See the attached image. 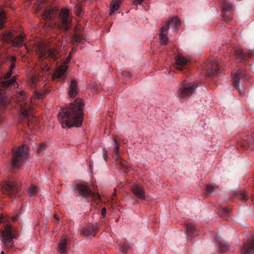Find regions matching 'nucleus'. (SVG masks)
<instances>
[{"instance_id": "obj_8", "label": "nucleus", "mask_w": 254, "mask_h": 254, "mask_svg": "<svg viewBox=\"0 0 254 254\" xmlns=\"http://www.w3.org/2000/svg\"><path fill=\"white\" fill-rule=\"evenodd\" d=\"M76 187L78 191L77 195L83 197L91 196L96 203L100 202L101 198L99 194L92 192L91 189L88 188L87 183L77 184Z\"/></svg>"}, {"instance_id": "obj_33", "label": "nucleus", "mask_w": 254, "mask_h": 254, "mask_svg": "<svg viewBox=\"0 0 254 254\" xmlns=\"http://www.w3.org/2000/svg\"><path fill=\"white\" fill-rule=\"evenodd\" d=\"M73 40L76 42L83 43L85 40L79 34L75 33L73 36Z\"/></svg>"}, {"instance_id": "obj_36", "label": "nucleus", "mask_w": 254, "mask_h": 254, "mask_svg": "<svg viewBox=\"0 0 254 254\" xmlns=\"http://www.w3.org/2000/svg\"><path fill=\"white\" fill-rule=\"evenodd\" d=\"M216 187L211 185H208L206 187V192L207 193H211Z\"/></svg>"}, {"instance_id": "obj_6", "label": "nucleus", "mask_w": 254, "mask_h": 254, "mask_svg": "<svg viewBox=\"0 0 254 254\" xmlns=\"http://www.w3.org/2000/svg\"><path fill=\"white\" fill-rule=\"evenodd\" d=\"M13 232V228L7 224L4 225L3 230L0 229V235L2 237L1 241L7 249H10L13 247V240L16 238Z\"/></svg>"}, {"instance_id": "obj_34", "label": "nucleus", "mask_w": 254, "mask_h": 254, "mask_svg": "<svg viewBox=\"0 0 254 254\" xmlns=\"http://www.w3.org/2000/svg\"><path fill=\"white\" fill-rule=\"evenodd\" d=\"M37 192V188L34 186H31L30 188H29V191H28V194L30 196H33L35 195Z\"/></svg>"}, {"instance_id": "obj_48", "label": "nucleus", "mask_w": 254, "mask_h": 254, "mask_svg": "<svg viewBox=\"0 0 254 254\" xmlns=\"http://www.w3.org/2000/svg\"><path fill=\"white\" fill-rule=\"evenodd\" d=\"M54 217H55V218L57 220H58V221H59V218L58 217V216H57L56 214H55V215H54Z\"/></svg>"}, {"instance_id": "obj_16", "label": "nucleus", "mask_w": 254, "mask_h": 254, "mask_svg": "<svg viewBox=\"0 0 254 254\" xmlns=\"http://www.w3.org/2000/svg\"><path fill=\"white\" fill-rule=\"evenodd\" d=\"M220 1L222 5V16L224 21L226 22L230 21L231 20V17L229 14L227 15V12H229L232 9V5L226 0H220Z\"/></svg>"}, {"instance_id": "obj_21", "label": "nucleus", "mask_w": 254, "mask_h": 254, "mask_svg": "<svg viewBox=\"0 0 254 254\" xmlns=\"http://www.w3.org/2000/svg\"><path fill=\"white\" fill-rule=\"evenodd\" d=\"M189 63V61L184 56L179 55L176 58V67L177 69L183 70Z\"/></svg>"}, {"instance_id": "obj_51", "label": "nucleus", "mask_w": 254, "mask_h": 254, "mask_svg": "<svg viewBox=\"0 0 254 254\" xmlns=\"http://www.w3.org/2000/svg\"><path fill=\"white\" fill-rule=\"evenodd\" d=\"M41 96H42V95H40L39 96H38V98H40L41 97Z\"/></svg>"}, {"instance_id": "obj_7", "label": "nucleus", "mask_w": 254, "mask_h": 254, "mask_svg": "<svg viewBox=\"0 0 254 254\" xmlns=\"http://www.w3.org/2000/svg\"><path fill=\"white\" fill-rule=\"evenodd\" d=\"M72 17L69 15V10L63 8L59 13L57 25L59 29L67 31L71 26Z\"/></svg>"}, {"instance_id": "obj_49", "label": "nucleus", "mask_w": 254, "mask_h": 254, "mask_svg": "<svg viewBox=\"0 0 254 254\" xmlns=\"http://www.w3.org/2000/svg\"><path fill=\"white\" fill-rule=\"evenodd\" d=\"M116 196L115 193H114V194H113L112 196V200H114V196Z\"/></svg>"}, {"instance_id": "obj_13", "label": "nucleus", "mask_w": 254, "mask_h": 254, "mask_svg": "<svg viewBox=\"0 0 254 254\" xmlns=\"http://www.w3.org/2000/svg\"><path fill=\"white\" fill-rule=\"evenodd\" d=\"M248 78L246 72L242 69L239 70L237 72L232 73V84L234 87L238 89L241 95L244 93V88L242 85V87L240 86V83L241 81H246Z\"/></svg>"}, {"instance_id": "obj_31", "label": "nucleus", "mask_w": 254, "mask_h": 254, "mask_svg": "<svg viewBox=\"0 0 254 254\" xmlns=\"http://www.w3.org/2000/svg\"><path fill=\"white\" fill-rule=\"evenodd\" d=\"M45 150H46L45 144L44 143L42 142L38 146V147L37 149V152H38V153L39 155H42L44 154Z\"/></svg>"}, {"instance_id": "obj_12", "label": "nucleus", "mask_w": 254, "mask_h": 254, "mask_svg": "<svg viewBox=\"0 0 254 254\" xmlns=\"http://www.w3.org/2000/svg\"><path fill=\"white\" fill-rule=\"evenodd\" d=\"M16 60L15 57H12L10 58V65L8 71L4 75V80L1 82L2 86L4 88H7L12 85H15L16 83V76H13L11 78L13 70L15 68V63Z\"/></svg>"}, {"instance_id": "obj_45", "label": "nucleus", "mask_w": 254, "mask_h": 254, "mask_svg": "<svg viewBox=\"0 0 254 254\" xmlns=\"http://www.w3.org/2000/svg\"><path fill=\"white\" fill-rule=\"evenodd\" d=\"M3 217L2 215L0 216V224H1L3 222Z\"/></svg>"}, {"instance_id": "obj_30", "label": "nucleus", "mask_w": 254, "mask_h": 254, "mask_svg": "<svg viewBox=\"0 0 254 254\" xmlns=\"http://www.w3.org/2000/svg\"><path fill=\"white\" fill-rule=\"evenodd\" d=\"M218 250L221 253H224L229 250V246L227 244L224 242H218Z\"/></svg>"}, {"instance_id": "obj_20", "label": "nucleus", "mask_w": 254, "mask_h": 254, "mask_svg": "<svg viewBox=\"0 0 254 254\" xmlns=\"http://www.w3.org/2000/svg\"><path fill=\"white\" fill-rule=\"evenodd\" d=\"M57 10L54 7L47 8L43 14V18L47 21H51L57 15Z\"/></svg>"}, {"instance_id": "obj_15", "label": "nucleus", "mask_w": 254, "mask_h": 254, "mask_svg": "<svg viewBox=\"0 0 254 254\" xmlns=\"http://www.w3.org/2000/svg\"><path fill=\"white\" fill-rule=\"evenodd\" d=\"M252 56V52H249L246 53L241 49L235 50L234 54L235 60L236 63H242L251 58Z\"/></svg>"}, {"instance_id": "obj_9", "label": "nucleus", "mask_w": 254, "mask_h": 254, "mask_svg": "<svg viewBox=\"0 0 254 254\" xmlns=\"http://www.w3.org/2000/svg\"><path fill=\"white\" fill-rule=\"evenodd\" d=\"M24 37L23 34H20L14 37L12 32H5L0 36V39L2 41L11 44L16 47H20L24 45Z\"/></svg>"}, {"instance_id": "obj_1", "label": "nucleus", "mask_w": 254, "mask_h": 254, "mask_svg": "<svg viewBox=\"0 0 254 254\" xmlns=\"http://www.w3.org/2000/svg\"><path fill=\"white\" fill-rule=\"evenodd\" d=\"M84 106L83 101L78 98L69 107L63 109L58 116L62 127L70 128L73 126H81L83 121Z\"/></svg>"}, {"instance_id": "obj_27", "label": "nucleus", "mask_w": 254, "mask_h": 254, "mask_svg": "<svg viewBox=\"0 0 254 254\" xmlns=\"http://www.w3.org/2000/svg\"><path fill=\"white\" fill-rule=\"evenodd\" d=\"M67 240L66 238H63L59 242L58 251L62 254H66L67 247Z\"/></svg>"}, {"instance_id": "obj_18", "label": "nucleus", "mask_w": 254, "mask_h": 254, "mask_svg": "<svg viewBox=\"0 0 254 254\" xmlns=\"http://www.w3.org/2000/svg\"><path fill=\"white\" fill-rule=\"evenodd\" d=\"M98 231V224L91 225L82 229L81 234L84 236H89L90 235H94Z\"/></svg>"}, {"instance_id": "obj_11", "label": "nucleus", "mask_w": 254, "mask_h": 254, "mask_svg": "<svg viewBox=\"0 0 254 254\" xmlns=\"http://www.w3.org/2000/svg\"><path fill=\"white\" fill-rule=\"evenodd\" d=\"M1 190L3 194L13 198L16 196L20 188L15 182L6 181L2 184Z\"/></svg>"}, {"instance_id": "obj_14", "label": "nucleus", "mask_w": 254, "mask_h": 254, "mask_svg": "<svg viewBox=\"0 0 254 254\" xmlns=\"http://www.w3.org/2000/svg\"><path fill=\"white\" fill-rule=\"evenodd\" d=\"M114 140V158L116 160L118 163L120 164L122 167V169L125 173H127L129 171L130 167L128 162L122 159L119 154V149L120 147V144L117 141V139L115 138Z\"/></svg>"}, {"instance_id": "obj_17", "label": "nucleus", "mask_w": 254, "mask_h": 254, "mask_svg": "<svg viewBox=\"0 0 254 254\" xmlns=\"http://www.w3.org/2000/svg\"><path fill=\"white\" fill-rule=\"evenodd\" d=\"M67 68L68 66L65 64H64L60 66L57 67L52 75L53 79L55 80L56 79L61 78L66 72Z\"/></svg>"}, {"instance_id": "obj_39", "label": "nucleus", "mask_w": 254, "mask_h": 254, "mask_svg": "<svg viewBox=\"0 0 254 254\" xmlns=\"http://www.w3.org/2000/svg\"><path fill=\"white\" fill-rule=\"evenodd\" d=\"M122 74V75L126 78L129 77L130 76V73L127 71H123Z\"/></svg>"}, {"instance_id": "obj_28", "label": "nucleus", "mask_w": 254, "mask_h": 254, "mask_svg": "<svg viewBox=\"0 0 254 254\" xmlns=\"http://www.w3.org/2000/svg\"><path fill=\"white\" fill-rule=\"evenodd\" d=\"M121 3V0H113L110 4V15H112L114 12L117 10Z\"/></svg>"}, {"instance_id": "obj_23", "label": "nucleus", "mask_w": 254, "mask_h": 254, "mask_svg": "<svg viewBox=\"0 0 254 254\" xmlns=\"http://www.w3.org/2000/svg\"><path fill=\"white\" fill-rule=\"evenodd\" d=\"M169 29V25H164L161 29L160 33V44L162 46L166 45L168 43V38L167 37V32Z\"/></svg>"}, {"instance_id": "obj_32", "label": "nucleus", "mask_w": 254, "mask_h": 254, "mask_svg": "<svg viewBox=\"0 0 254 254\" xmlns=\"http://www.w3.org/2000/svg\"><path fill=\"white\" fill-rule=\"evenodd\" d=\"M6 19V15L3 11H0V29L3 27V24Z\"/></svg>"}, {"instance_id": "obj_38", "label": "nucleus", "mask_w": 254, "mask_h": 254, "mask_svg": "<svg viewBox=\"0 0 254 254\" xmlns=\"http://www.w3.org/2000/svg\"><path fill=\"white\" fill-rule=\"evenodd\" d=\"M240 196H241V198L244 200H246L248 199V197L246 195V194L245 192H243V191L241 192Z\"/></svg>"}, {"instance_id": "obj_37", "label": "nucleus", "mask_w": 254, "mask_h": 254, "mask_svg": "<svg viewBox=\"0 0 254 254\" xmlns=\"http://www.w3.org/2000/svg\"><path fill=\"white\" fill-rule=\"evenodd\" d=\"M219 213H223L226 214H229L230 213V210L228 207H221L219 209Z\"/></svg>"}, {"instance_id": "obj_47", "label": "nucleus", "mask_w": 254, "mask_h": 254, "mask_svg": "<svg viewBox=\"0 0 254 254\" xmlns=\"http://www.w3.org/2000/svg\"><path fill=\"white\" fill-rule=\"evenodd\" d=\"M70 53L69 54V55H68V56L67 57V59H66V61H69L70 60Z\"/></svg>"}, {"instance_id": "obj_3", "label": "nucleus", "mask_w": 254, "mask_h": 254, "mask_svg": "<svg viewBox=\"0 0 254 254\" xmlns=\"http://www.w3.org/2000/svg\"><path fill=\"white\" fill-rule=\"evenodd\" d=\"M60 48L58 45L41 44L38 46L37 53L39 55V61L43 64L45 68L47 67V64L44 63V61L47 58H50L54 60L58 59L60 57Z\"/></svg>"}, {"instance_id": "obj_40", "label": "nucleus", "mask_w": 254, "mask_h": 254, "mask_svg": "<svg viewBox=\"0 0 254 254\" xmlns=\"http://www.w3.org/2000/svg\"><path fill=\"white\" fill-rule=\"evenodd\" d=\"M144 0H134L133 1L132 4L134 5H137V4H141L142 2Z\"/></svg>"}, {"instance_id": "obj_4", "label": "nucleus", "mask_w": 254, "mask_h": 254, "mask_svg": "<svg viewBox=\"0 0 254 254\" xmlns=\"http://www.w3.org/2000/svg\"><path fill=\"white\" fill-rule=\"evenodd\" d=\"M197 85L193 82L184 81L180 85L177 92L179 99L188 100L190 97L195 94Z\"/></svg>"}, {"instance_id": "obj_22", "label": "nucleus", "mask_w": 254, "mask_h": 254, "mask_svg": "<svg viewBox=\"0 0 254 254\" xmlns=\"http://www.w3.org/2000/svg\"><path fill=\"white\" fill-rule=\"evenodd\" d=\"M68 94L71 98H74L78 94L77 82L74 79H71L70 81L68 90Z\"/></svg>"}, {"instance_id": "obj_29", "label": "nucleus", "mask_w": 254, "mask_h": 254, "mask_svg": "<svg viewBox=\"0 0 254 254\" xmlns=\"http://www.w3.org/2000/svg\"><path fill=\"white\" fill-rule=\"evenodd\" d=\"M254 143V138L251 136H248L246 138L245 142L241 143L240 145L243 148H250Z\"/></svg>"}, {"instance_id": "obj_26", "label": "nucleus", "mask_w": 254, "mask_h": 254, "mask_svg": "<svg viewBox=\"0 0 254 254\" xmlns=\"http://www.w3.org/2000/svg\"><path fill=\"white\" fill-rule=\"evenodd\" d=\"M167 24L169 25V27L170 25H171L173 30H177L181 24V21L178 17H173L170 18L164 25H166Z\"/></svg>"}, {"instance_id": "obj_44", "label": "nucleus", "mask_w": 254, "mask_h": 254, "mask_svg": "<svg viewBox=\"0 0 254 254\" xmlns=\"http://www.w3.org/2000/svg\"><path fill=\"white\" fill-rule=\"evenodd\" d=\"M17 219H18V216H17V215H16L15 216H14L12 218V220L13 221H16L17 220Z\"/></svg>"}, {"instance_id": "obj_24", "label": "nucleus", "mask_w": 254, "mask_h": 254, "mask_svg": "<svg viewBox=\"0 0 254 254\" xmlns=\"http://www.w3.org/2000/svg\"><path fill=\"white\" fill-rule=\"evenodd\" d=\"M186 233L190 238L198 235V231L195 226L191 223L186 224Z\"/></svg>"}, {"instance_id": "obj_41", "label": "nucleus", "mask_w": 254, "mask_h": 254, "mask_svg": "<svg viewBox=\"0 0 254 254\" xmlns=\"http://www.w3.org/2000/svg\"><path fill=\"white\" fill-rule=\"evenodd\" d=\"M31 82L32 83V86H35L36 85V78L33 76L31 79Z\"/></svg>"}, {"instance_id": "obj_43", "label": "nucleus", "mask_w": 254, "mask_h": 254, "mask_svg": "<svg viewBox=\"0 0 254 254\" xmlns=\"http://www.w3.org/2000/svg\"><path fill=\"white\" fill-rule=\"evenodd\" d=\"M77 10L78 12L80 13L82 11V6L80 5L78 6L77 7Z\"/></svg>"}, {"instance_id": "obj_50", "label": "nucleus", "mask_w": 254, "mask_h": 254, "mask_svg": "<svg viewBox=\"0 0 254 254\" xmlns=\"http://www.w3.org/2000/svg\"><path fill=\"white\" fill-rule=\"evenodd\" d=\"M92 165H93V163H91L90 164V167H91H91L92 166Z\"/></svg>"}, {"instance_id": "obj_2", "label": "nucleus", "mask_w": 254, "mask_h": 254, "mask_svg": "<svg viewBox=\"0 0 254 254\" xmlns=\"http://www.w3.org/2000/svg\"><path fill=\"white\" fill-rule=\"evenodd\" d=\"M26 100V93L24 91L20 92L17 95V100L21 111V116L28 127L32 129L37 126V119L32 113L31 103Z\"/></svg>"}, {"instance_id": "obj_5", "label": "nucleus", "mask_w": 254, "mask_h": 254, "mask_svg": "<svg viewBox=\"0 0 254 254\" xmlns=\"http://www.w3.org/2000/svg\"><path fill=\"white\" fill-rule=\"evenodd\" d=\"M12 165L14 168H19L27 157L28 148L23 144L16 149H12Z\"/></svg>"}, {"instance_id": "obj_46", "label": "nucleus", "mask_w": 254, "mask_h": 254, "mask_svg": "<svg viewBox=\"0 0 254 254\" xmlns=\"http://www.w3.org/2000/svg\"><path fill=\"white\" fill-rule=\"evenodd\" d=\"M103 158L104 160L106 161L107 158V155L104 152L103 153Z\"/></svg>"}, {"instance_id": "obj_25", "label": "nucleus", "mask_w": 254, "mask_h": 254, "mask_svg": "<svg viewBox=\"0 0 254 254\" xmlns=\"http://www.w3.org/2000/svg\"><path fill=\"white\" fill-rule=\"evenodd\" d=\"M133 193L138 198L143 199L145 197V191L143 189L138 185H134L131 188Z\"/></svg>"}, {"instance_id": "obj_19", "label": "nucleus", "mask_w": 254, "mask_h": 254, "mask_svg": "<svg viewBox=\"0 0 254 254\" xmlns=\"http://www.w3.org/2000/svg\"><path fill=\"white\" fill-rule=\"evenodd\" d=\"M242 254H254V237L249 243H245L241 250Z\"/></svg>"}, {"instance_id": "obj_42", "label": "nucleus", "mask_w": 254, "mask_h": 254, "mask_svg": "<svg viewBox=\"0 0 254 254\" xmlns=\"http://www.w3.org/2000/svg\"><path fill=\"white\" fill-rule=\"evenodd\" d=\"M101 214H102V215L104 217L106 214V208L105 207H103L102 208Z\"/></svg>"}, {"instance_id": "obj_10", "label": "nucleus", "mask_w": 254, "mask_h": 254, "mask_svg": "<svg viewBox=\"0 0 254 254\" xmlns=\"http://www.w3.org/2000/svg\"><path fill=\"white\" fill-rule=\"evenodd\" d=\"M220 64L221 60L219 59L210 60L205 64L203 67V70L208 76H217L219 73Z\"/></svg>"}, {"instance_id": "obj_35", "label": "nucleus", "mask_w": 254, "mask_h": 254, "mask_svg": "<svg viewBox=\"0 0 254 254\" xmlns=\"http://www.w3.org/2000/svg\"><path fill=\"white\" fill-rule=\"evenodd\" d=\"M130 249L131 248L128 245L125 243L123 244L120 248V251L124 253H127Z\"/></svg>"}]
</instances>
